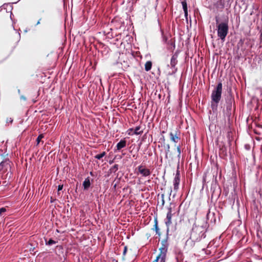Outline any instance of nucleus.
<instances>
[{
	"mask_svg": "<svg viewBox=\"0 0 262 262\" xmlns=\"http://www.w3.org/2000/svg\"><path fill=\"white\" fill-rule=\"evenodd\" d=\"M160 253L157 256L156 259L153 262H165L166 253V249L165 248L160 249Z\"/></svg>",
	"mask_w": 262,
	"mask_h": 262,
	"instance_id": "nucleus-3",
	"label": "nucleus"
},
{
	"mask_svg": "<svg viewBox=\"0 0 262 262\" xmlns=\"http://www.w3.org/2000/svg\"><path fill=\"white\" fill-rule=\"evenodd\" d=\"M182 5L184 11L185 16L186 18H187V16L188 15V12H187V4L186 3V1H182Z\"/></svg>",
	"mask_w": 262,
	"mask_h": 262,
	"instance_id": "nucleus-9",
	"label": "nucleus"
},
{
	"mask_svg": "<svg viewBox=\"0 0 262 262\" xmlns=\"http://www.w3.org/2000/svg\"><path fill=\"white\" fill-rule=\"evenodd\" d=\"M40 24V20H39L38 21V22H37V25H38V24Z\"/></svg>",
	"mask_w": 262,
	"mask_h": 262,
	"instance_id": "nucleus-21",
	"label": "nucleus"
},
{
	"mask_svg": "<svg viewBox=\"0 0 262 262\" xmlns=\"http://www.w3.org/2000/svg\"><path fill=\"white\" fill-rule=\"evenodd\" d=\"M62 188H63V185H59L58 187V191H60L61 190H62Z\"/></svg>",
	"mask_w": 262,
	"mask_h": 262,
	"instance_id": "nucleus-19",
	"label": "nucleus"
},
{
	"mask_svg": "<svg viewBox=\"0 0 262 262\" xmlns=\"http://www.w3.org/2000/svg\"><path fill=\"white\" fill-rule=\"evenodd\" d=\"M217 35L223 41L228 32V26L227 23H221L218 25L217 27Z\"/></svg>",
	"mask_w": 262,
	"mask_h": 262,
	"instance_id": "nucleus-1",
	"label": "nucleus"
},
{
	"mask_svg": "<svg viewBox=\"0 0 262 262\" xmlns=\"http://www.w3.org/2000/svg\"><path fill=\"white\" fill-rule=\"evenodd\" d=\"M138 169L139 173L144 177L148 176L150 174L149 170L142 166H139Z\"/></svg>",
	"mask_w": 262,
	"mask_h": 262,
	"instance_id": "nucleus-4",
	"label": "nucleus"
},
{
	"mask_svg": "<svg viewBox=\"0 0 262 262\" xmlns=\"http://www.w3.org/2000/svg\"><path fill=\"white\" fill-rule=\"evenodd\" d=\"M126 145V141L124 140H121L117 145V148L118 150H120L122 148H123Z\"/></svg>",
	"mask_w": 262,
	"mask_h": 262,
	"instance_id": "nucleus-8",
	"label": "nucleus"
},
{
	"mask_svg": "<svg viewBox=\"0 0 262 262\" xmlns=\"http://www.w3.org/2000/svg\"><path fill=\"white\" fill-rule=\"evenodd\" d=\"M6 211V209L4 208H2L0 209V214Z\"/></svg>",
	"mask_w": 262,
	"mask_h": 262,
	"instance_id": "nucleus-18",
	"label": "nucleus"
},
{
	"mask_svg": "<svg viewBox=\"0 0 262 262\" xmlns=\"http://www.w3.org/2000/svg\"><path fill=\"white\" fill-rule=\"evenodd\" d=\"M222 91V84L220 83L217 84L216 89L212 92L211 98L213 101L218 103L221 99Z\"/></svg>",
	"mask_w": 262,
	"mask_h": 262,
	"instance_id": "nucleus-2",
	"label": "nucleus"
},
{
	"mask_svg": "<svg viewBox=\"0 0 262 262\" xmlns=\"http://www.w3.org/2000/svg\"><path fill=\"white\" fill-rule=\"evenodd\" d=\"M43 137V135H42V134L40 135L38 137V138H37V140H36L37 144H38L39 143V142H40V141H41V139H42Z\"/></svg>",
	"mask_w": 262,
	"mask_h": 262,
	"instance_id": "nucleus-15",
	"label": "nucleus"
},
{
	"mask_svg": "<svg viewBox=\"0 0 262 262\" xmlns=\"http://www.w3.org/2000/svg\"><path fill=\"white\" fill-rule=\"evenodd\" d=\"M176 63V59L174 56H173L171 59V64L172 67H173V66H174Z\"/></svg>",
	"mask_w": 262,
	"mask_h": 262,
	"instance_id": "nucleus-14",
	"label": "nucleus"
},
{
	"mask_svg": "<svg viewBox=\"0 0 262 262\" xmlns=\"http://www.w3.org/2000/svg\"><path fill=\"white\" fill-rule=\"evenodd\" d=\"M155 227L157 233L159 234V229L158 228V224H157V222H156V224L155 225Z\"/></svg>",
	"mask_w": 262,
	"mask_h": 262,
	"instance_id": "nucleus-16",
	"label": "nucleus"
},
{
	"mask_svg": "<svg viewBox=\"0 0 262 262\" xmlns=\"http://www.w3.org/2000/svg\"><path fill=\"white\" fill-rule=\"evenodd\" d=\"M171 217H172L171 212V210H169V212L167 213V216H166V220L165 221V224L168 228L172 223Z\"/></svg>",
	"mask_w": 262,
	"mask_h": 262,
	"instance_id": "nucleus-6",
	"label": "nucleus"
},
{
	"mask_svg": "<svg viewBox=\"0 0 262 262\" xmlns=\"http://www.w3.org/2000/svg\"><path fill=\"white\" fill-rule=\"evenodd\" d=\"M170 139L174 142H177L178 137L176 135H174L172 133H170Z\"/></svg>",
	"mask_w": 262,
	"mask_h": 262,
	"instance_id": "nucleus-12",
	"label": "nucleus"
},
{
	"mask_svg": "<svg viewBox=\"0 0 262 262\" xmlns=\"http://www.w3.org/2000/svg\"><path fill=\"white\" fill-rule=\"evenodd\" d=\"M180 177H179V174L177 173L174 181H173V185H174V189L175 190H177L179 188V185L180 183Z\"/></svg>",
	"mask_w": 262,
	"mask_h": 262,
	"instance_id": "nucleus-5",
	"label": "nucleus"
},
{
	"mask_svg": "<svg viewBox=\"0 0 262 262\" xmlns=\"http://www.w3.org/2000/svg\"><path fill=\"white\" fill-rule=\"evenodd\" d=\"M21 98L22 99H24V100L25 99V98L24 97H23V96H22Z\"/></svg>",
	"mask_w": 262,
	"mask_h": 262,
	"instance_id": "nucleus-22",
	"label": "nucleus"
},
{
	"mask_svg": "<svg viewBox=\"0 0 262 262\" xmlns=\"http://www.w3.org/2000/svg\"><path fill=\"white\" fill-rule=\"evenodd\" d=\"M126 250H127L126 247H124V252H123L124 254H125L126 253Z\"/></svg>",
	"mask_w": 262,
	"mask_h": 262,
	"instance_id": "nucleus-20",
	"label": "nucleus"
},
{
	"mask_svg": "<svg viewBox=\"0 0 262 262\" xmlns=\"http://www.w3.org/2000/svg\"><path fill=\"white\" fill-rule=\"evenodd\" d=\"M105 155V152H103L102 153L100 154H98L95 156V158L97 159H101L104 155Z\"/></svg>",
	"mask_w": 262,
	"mask_h": 262,
	"instance_id": "nucleus-13",
	"label": "nucleus"
},
{
	"mask_svg": "<svg viewBox=\"0 0 262 262\" xmlns=\"http://www.w3.org/2000/svg\"><path fill=\"white\" fill-rule=\"evenodd\" d=\"M142 130H141V127L140 126H137L136 127L134 134L136 135H140L142 133Z\"/></svg>",
	"mask_w": 262,
	"mask_h": 262,
	"instance_id": "nucleus-11",
	"label": "nucleus"
},
{
	"mask_svg": "<svg viewBox=\"0 0 262 262\" xmlns=\"http://www.w3.org/2000/svg\"><path fill=\"white\" fill-rule=\"evenodd\" d=\"M91 182L89 178H87L85 179L83 183V186L84 189H87L90 186Z\"/></svg>",
	"mask_w": 262,
	"mask_h": 262,
	"instance_id": "nucleus-7",
	"label": "nucleus"
},
{
	"mask_svg": "<svg viewBox=\"0 0 262 262\" xmlns=\"http://www.w3.org/2000/svg\"><path fill=\"white\" fill-rule=\"evenodd\" d=\"M55 243V242L52 239H50L48 242V245H52Z\"/></svg>",
	"mask_w": 262,
	"mask_h": 262,
	"instance_id": "nucleus-17",
	"label": "nucleus"
},
{
	"mask_svg": "<svg viewBox=\"0 0 262 262\" xmlns=\"http://www.w3.org/2000/svg\"><path fill=\"white\" fill-rule=\"evenodd\" d=\"M151 62L150 61H147L145 64V69L146 71H148L151 69Z\"/></svg>",
	"mask_w": 262,
	"mask_h": 262,
	"instance_id": "nucleus-10",
	"label": "nucleus"
}]
</instances>
